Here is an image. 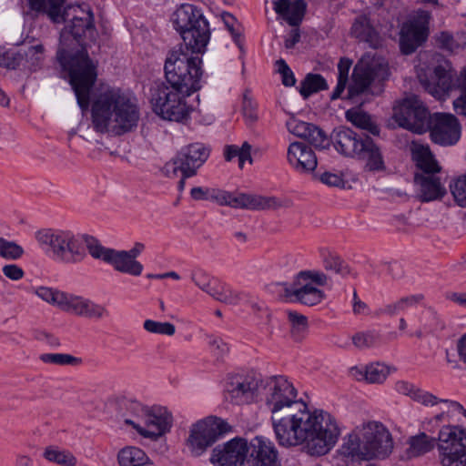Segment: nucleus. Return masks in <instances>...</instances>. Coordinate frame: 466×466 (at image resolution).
<instances>
[{"label":"nucleus","mask_w":466,"mask_h":466,"mask_svg":"<svg viewBox=\"0 0 466 466\" xmlns=\"http://www.w3.org/2000/svg\"><path fill=\"white\" fill-rule=\"evenodd\" d=\"M299 282H310L311 285L316 284L318 286H325L328 283V277L322 271L318 270H305L300 271L297 278Z\"/></svg>","instance_id":"obj_55"},{"label":"nucleus","mask_w":466,"mask_h":466,"mask_svg":"<svg viewBox=\"0 0 466 466\" xmlns=\"http://www.w3.org/2000/svg\"><path fill=\"white\" fill-rule=\"evenodd\" d=\"M200 289L217 301L227 305H238L242 299L240 292L232 289L228 284L214 277H211Z\"/></svg>","instance_id":"obj_28"},{"label":"nucleus","mask_w":466,"mask_h":466,"mask_svg":"<svg viewBox=\"0 0 466 466\" xmlns=\"http://www.w3.org/2000/svg\"><path fill=\"white\" fill-rule=\"evenodd\" d=\"M348 119L357 127L368 131L373 136H379L380 127L371 116L364 112L347 113Z\"/></svg>","instance_id":"obj_43"},{"label":"nucleus","mask_w":466,"mask_h":466,"mask_svg":"<svg viewBox=\"0 0 466 466\" xmlns=\"http://www.w3.org/2000/svg\"><path fill=\"white\" fill-rule=\"evenodd\" d=\"M287 294L293 300L307 306H314L320 303L324 299V292L310 282H299L298 279L292 286L286 289Z\"/></svg>","instance_id":"obj_26"},{"label":"nucleus","mask_w":466,"mask_h":466,"mask_svg":"<svg viewBox=\"0 0 466 466\" xmlns=\"http://www.w3.org/2000/svg\"><path fill=\"white\" fill-rule=\"evenodd\" d=\"M24 254L23 248L14 241L0 237V256L5 259H18Z\"/></svg>","instance_id":"obj_51"},{"label":"nucleus","mask_w":466,"mask_h":466,"mask_svg":"<svg viewBox=\"0 0 466 466\" xmlns=\"http://www.w3.org/2000/svg\"><path fill=\"white\" fill-rule=\"evenodd\" d=\"M293 409L281 418L277 416L272 423L279 444L283 447L302 445L310 455L328 453L340 433L333 416L323 410L310 412L304 402L296 404Z\"/></svg>","instance_id":"obj_3"},{"label":"nucleus","mask_w":466,"mask_h":466,"mask_svg":"<svg viewBox=\"0 0 466 466\" xmlns=\"http://www.w3.org/2000/svg\"><path fill=\"white\" fill-rule=\"evenodd\" d=\"M3 274L11 280H19L23 279L25 272L23 268L15 264H8L3 267Z\"/></svg>","instance_id":"obj_63"},{"label":"nucleus","mask_w":466,"mask_h":466,"mask_svg":"<svg viewBox=\"0 0 466 466\" xmlns=\"http://www.w3.org/2000/svg\"><path fill=\"white\" fill-rule=\"evenodd\" d=\"M120 466H146L149 459L144 451L137 447H126L117 455Z\"/></svg>","instance_id":"obj_35"},{"label":"nucleus","mask_w":466,"mask_h":466,"mask_svg":"<svg viewBox=\"0 0 466 466\" xmlns=\"http://www.w3.org/2000/svg\"><path fill=\"white\" fill-rule=\"evenodd\" d=\"M319 252L323 267L326 270L334 272L341 277L350 274L349 265L339 256L326 248H321Z\"/></svg>","instance_id":"obj_36"},{"label":"nucleus","mask_w":466,"mask_h":466,"mask_svg":"<svg viewBox=\"0 0 466 466\" xmlns=\"http://www.w3.org/2000/svg\"><path fill=\"white\" fill-rule=\"evenodd\" d=\"M437 450L442 466H466V429L445 425L438 434Z\"/></svg>","instance_id":"obj_10"},{"label":"nucleus","mask_w":466,"mask_h":466,"mask_svg":"<svg viewBox=\"0 0 466 466\" xmlns=\"http://www.w3.org/2000/svg\"><path fill=\"white\" fill-rule=\"evenodd\" d=\"M190 196L195 200H212L220 206L249 210L278 209L282 207L289 208L292 204L290 200L281 201L276 197L240 192L232 193L201 187H193L190 191Z\"/></svg>","instance_id":"obj_7"},{"label":"nucleus","mask_w":466,"mask_h":466,"mask_svg":"<svg viewBox=\"0 0 466 466\" xmlns=\"http://www.w3.org/2000/svg\"><path fill=\"white\" fill-rule=\"evenodd\" d=\"M351 34L360 41L368 43L371 47H377L379 45V35L366 16H360L355 20Z\"/></svg>","instance_id":"obj_34"},{"label":"nucleus","mask_w":466,"mask_h":466,"mask_svg":"<svg viewBox=\"0 0 466 466\" xmlns=\"http://www.w3.org/2000/svg\"><path fill=\"white\" fill-rule=\"evenodd\" d=\"M388 76L386 65L372 58L362 57L354 66L352 82L348 87V99H354L366 93L370 86L375 83H380Z\"/></svg>","instance_id":"obj_12"},{"label":"nucleus","mask_w":466,"mask_h":466,"mask_svg":"<svg viewBox=\"0 0 466 466\" xmlns=\"http://www.w3.org/2000/svg\"><path fill=\"white\" fill-rule=\"evenodd\" d=\"M288 318L290 322V332L295 340H301L308 331V319L297 311H289Z\"/></svg>","instance_id":"obj_46"},{"label":"nucleus","mask_w":466,"mask_h":466,"mask_svg":"<svg viewBox=\"0 0 466 466\" xmlns=\"http://www.w3.org/2000/svg\"><path fill=\"white\" fill-rule=\"evenodd\" d=\"M107 263L111 264L116 270L132 276H139L143 271L142 264L133 259L126 250L114 249L111 256L108 257Z\"/></svg>","instance_id":"obj_32"},{"label":"nucleus","mask_w":466,"mask_h":466,"mask_svg":"<svg viewBox=\"0 0 466 466\" xmlns=\"http://www.w3.org/2000/svg\"><path fill=\"white\" fill-rule=\"evenodd\" d=\"M423 299L424 296L422 294H415L403 297L395 302L384 306L382 309H380V313L389 315L390 317L395 316L400 312L405 311L409 308L415 307L420 303Z\"/></svg>","instance_id":"obj_37"},{"label":"nucleus","mask_w":466,"mask_h":466,"mask_svg":"<svg viewBox=\"0 0 466 466\" xmlns=\"http://www.w3.org/2000/svg\"><path fill=\"white\" fill-rule=\"evenodd\" d=\"M328 88V83L321 75L309 73L301 81L299 93L306 99L312 94Z\"/></svg>","instance_id":"obj_38"},{"label":"nucleus","mask_w":466,"mask_h":466,"mask_svg":"<svg viewBox=\"0 0 466 466\" xmlns=\"http://www.w3.org/2000/svg\"><path fill=\"white\" fill-rule=\"evenodd\" d=\"M66 0H28L31 10L46 14L54 23L66 22L60 35L57 59L69 74V83L82 110L90 105V92L96 80V67L84 47L85 39L93 40L96 33L94 14L87 5H71L63 10Z\"/></svg>","instance_id":"obj_1"},{"label":"nucleus","mask_w":466,"mask_h":466,"mask_svg":"<svg viewBox=\"0 0 466 466\" xmlns=\"http://www.w3.org/2000/svg\"><path fill=\"white\" fill-rule=\"evenodd\" d=\"M40 248L54 259L76 264L86 258V248L81 238L69 230L45 228L35 233Z\"/></svg>","instance_id":"obj_8"},{"label":"nucleus","mask_w":466,"mask_h":466,"mask_svg":"<svg viewBox=\"0 0 466 466\" xmlns=\"http://www.w3.org/2000/svg\"><path fill=\"white\" fill-rule=\"evenodd\" d=\"M23 61V55L20 52H14L0 46V66L9 69H15Z\"/></svg>","instance_id":"obj_52"},{"label":"nucleus","mask_w":466,"mask_h":466,"mask_svg":"<svg viewBox=\"0 0 466 466\" xmlns=\"http://www.w3.org/2000/svg\"><path fill=\"white\" fill-rule=\"evenodd\" d=\"M116 405L118 413L125 418V420L129 419L127 417L128 415L141 419L147 409V407L142 405L139 401L126 397H118L116 400Z\"/></svg>","instance_id":"obj_41"},{"label":"nucleus","mask_w":466,"mask_h":466,"mask_svg":"<svg viewBox=\"0 0 466 466\" xmlns=\"http://www.w3.org/2000/svg\"><path fill=\"white\" fill-rule=\"evenodd\" d=\"M200 289L217 301L227 305H238L242 299L240 292L232 289L228 284L214 277H211Z\"/></svg>","instance_id":"obj_27"},{"label":"nucleus","mask_w":466,"mask_h":466,"mask_svg":"<svg viewBox=\"0 0 466 466\" xmlns=\"http://www.w3.org/2000/svg\"><path fill=\"white\" fill-rule=\"evenodd\" d=\"M393 449V441L389 431L380 422L370 421L358 427L349 434L344 441L342 453L353 460L370 461L384 459Z\"/></svg>","instance_id":"obj_5"},{"label":"nucleus","mask_w":466,"mask_h":466,"mask_svg":"<svg viewBox=\"0 0 466 466\" xmlns=\"http://www.w3.org/2000/svg\"><path fill=\"white\" fill-rule=\"evenodd\" d=\"M306 140L316 148H325L329 145L325 132L315 125H312Z\"/></svg>","instance_id":"obj_57"},{"label":"nucleus","mask_w":466,"mask_h":466,"mask_svg":"<svg viewBox=\"0 0 466 466\" xmlns=\"http://www.w3.org/2000/svg\"><path fill=\"white\" fill-rule=\"evenodd\" d=\"M287 159L299 173H313L318 165L312 148L302 142H293L289 146Z\"/></svg>","instance_id":"obj_21"},{"label":"nucleus","mask_w":466,"mask_h":466,"mask_svg":"<svg viewBox=\"0 0 466 466\" xmlns=\"http://www.w3.org/2000/svg\"><path fill=\"white\" fill-rule=\"evenodd\" d=\"M435 438L420 433L410 439L408 454L410 457H418L431 451L435 446Z\"/></svg>","instance_id":"obj_39"},{"label":"nucleus","mask_w":466,"mask_h":466,"mask_svg":"<svg viewBox=\"0 0 466 466\" xmlns=\"http://www.w3.org/2000/svg\"><path fill=\"white\" fill-rule=\"evenodd\" d=\"M201 59L184 53L182 48L172 51L166 59L164 70L167 84H157L151 89L153 110L163 119L182 122L187 120L193 106L187 98L200 88Z\"/></svg>","instance_id":"obj_2"},{"label":"nucleus","mask_w":466,"mask_h":466,"mask_svg":"<svg viewBox=\"0 0 466 466\" xmlns=\"http://www.w3.org/2000/svg\"><path fill=\"white\" fill-rule=\"evenodd\" d=\"M22 55L23 57H26L27 61H31L32 66L35 67L43 59L44 46L42 45L32 46Z\"/></svg>","instance_id":"obj_62"},{"label":"nucleus","mask_w":466,"mask_h":466,"mask_svg":"<svg viewBox=\"0 0 466 466\" xmlns=\"http://www.w3.org/2000/svg\"><path fill=\"white\" fill-rule=\"evenodd\" d=\"M35 293L43 300L59 307L65 310L66 301L68 299V293L59 291L57 289L48 287H38Z\"/></svg>","instance_id":"obj_42"},{"label":"nucleus","mask_w":466,"mask_h":466,"mask_svg":"<svg viewBox=\"0 0 466 466\" xmlns=\"http://www.w3.org/2000/svg\"><path fill=\"white\" fill-rule=\"evenodd\" d=\"M222 19H223L224 24L227 26L228 30L230 32L235 43L239 47H241V45H240L241 32L238 28L235 27V25L238 24L235 16H233L229 13H224L222 15Z\"/></svg>","instance_id":"obj_61"},{"label":"nucleus","mask_w":466,"mask_h":466,"mask_svg":"<svg viewBox=\"0 0 466 466\" xmlns=\"http://www.w3.org/2000/svg\"><path fill=\"white\" fill-rule=\"evenodd\" d=\"M260 383V376L255 373L235 374L228 377L226 391L232 403L247 404L255 399Z\"/></svg>","instance_id":"obj_17"},{"label":"nucleus","mask_w":466,"mask_h":466,"mask_svg":"<svg viewBox=\"0 0 466 466\" xmlns=\"http://www.w3.org/2000/svg\"><path fill=\"white\" fill-rule=\"evenodd\" d=\"M315 178L329 187H343L345 181L340 174L325 171L323 173L313 172Z\"/></svg>","instance_id":"obj_58"},{"label":"nucleus","mask_w":466,"mask_h":466,"mask_svg":"<svg viewBox=\"0 0 466 466\" xmlns=\"http://www.w3.org/2000/svg\"><path fill=\"white\" fill-rule=\"evenodd\" d=\"M266 405L271 412L272 423L276 421L277 415L279 418L285 412H289L296 404H302L298 401L297 390L285 377H271L266 385Z\"/></svg>","instance_id":"obj_11"},{"label":"nucleus","mask_w":466,"mask_h":466,"mask_svg":"<svg viewBox=\"0 0 466 466\" xmlns=\"http://www.w3.org/2000/svg\"><path fill=\"white\" fill-rule=\"evenodd\" d=\"M209 148L202 143H193L183 148L165 165L167 174L176 176L178 172L184 177H191L209 157Z\"/></svg>","instance_id":"obj_14"},{"label":"nucleus","mask_w":466,"mask_h":466,"mask_svg":"<svg viewBox=\"0 0 466 466\" xmlns=\"http://www.w3.org/2000/svg\"><path fill=\"white\" fill-rule=\"evenodd\" d=\"M250 151V144L245 141L240 147L236 145L227 146L224 150V156L227 161H231L234 157H238L239 167L242 168L246 160L252 163Z\"/></svg>","instance_id":"obj_44"},{"label":"nucleus","mask_w":466,"mask_h":466,"mask_svg":"<svg viewBox=\"0 0 466 466\" xmlns=\"http://www.w3.org/2000/svg\"><path fill=\"white\" fill-rule=\"evenodd\" d=\"M450 188L456 203L466 208V174L457 177L450 185Z\"/></svg>","instance_id":"obj_53"},{"label":"nucleus","mask_w":466,"mask_h":466,"mask_svg":"<svg viewBox=\"0 0 466 466\" xmlns=\"http://www.w3.org/2000/svg\"><path fill=\"white\" fill-rule=\"evenodd\" d=\"M65 311L94 319H102L110 316V312L106 306L73 294L68 295Z\"/></svg>","instance_id":"obj_22"},{"label":"nucleus","mask_w":466,"mask_h":466,"mask_svg":"<svg viewBox=\"0 0 466 466\" xmlns=\"http://www.w3.org/2000/svg\"><path fill=\"white\" fill-rule=\"evenodd\" d=\"M278 66V72L281 75L282 84L286 86H292L296 83V79L293 72L283 59H279L276 62Z\"/></svg>","instance_id":"obj_60"},{"label":"nucleus","mask_w":466,"mask_h":466,"mask_svg":"<svg viewBox=\"0 0 466 466\" xmlns=\"http://www.w3.org/2000/svg\"><path fill=\"white\" fill-rule=\"evenodd\" d=\"M141 420L145 427H141L132 419H126L125 423L131 425L141 436L157 439L169 431L172 425V415L164 408L149 409L147 407Z\"/></svg>","instance_id":"obj_15"},{"label":"nucleus","mask_w":466,"mask_h":466,"mask_svg":"<svg viewBox=\"0 0 466 466\" xmlns=\"http://www.w3.org/2000/svg\"><path fill=\"white\" fill-rule=\"evenodd\" d=\"M438 403H442L444 405L445 413L447 415V421H460V419L457 417L461 414L462 405L455 400H443L439 399Z\"/></svg>","instance_id":"obj_59"},{"label":"nucleus","mask_w":466,"mask_h":466,"mask_svg":"<svg viewBox=\"0 0 466 466\" xmlns=\"http://www.w3.org/2000/svg\"><path fill=\"white\" fill-rule=\"evenodd\" d=\"M410 149L412 159L418 168L424 173L423 175H433L440 172L441 167L428 146L413 142Z\"/></svg>","instance_id":"obj_31"},{"label":"nucleus","mask_w":466,"mask_h":466,"mask_svg":"<svg viewBox=\"0 0 466 466\" xmlns=\"http://www.w3.org/2000/svg\"><path fill=\"white\" fill-rule=\"evenodd\" d=\"M244 466H281L274 443L263 436H256L248 443Z\"/></svg>","instance_id":"obj_18"},{"label":"nucleus","mask_w":466,"mask_h":466,"mask_svg":"<svg viewBox=\"0 0 466 466\" xmlns=\"http://www.w3.org/2000/svg\"><path fill=\"white\" fill-rule=\"evenodd\" d=\"M274 11L291 26H297L303 19L306 4L303 0H275Z\"/></svg>","instance_id":"obj_29"},{"label":"nucleus","mask_w":466,"mask_h":466,"mask_svg":"<svg viewBox=\"0 0 466 466\" xmlns=\"http://www.w3.org/2000/svg\"><path fill=\"white\" fill-rule=\"evenodd\" d=\"M248 443L245 439L234 438L223 446H217L212 451L210 461L217 466H244Z\"/></svg>","instance_id":"obj_19"},{"label":"nucleus","mask_w":466,"mask_h":466,"mask_svg":"<svg viewBox=\"0 0 466 466\" xmlns=\"http://www.w3.org/2000/svg\"><path fill=\"white\" fill-rule=\"evenodd\" d=\"M171 22L183 39L187 49L184 53L205 52L210 39V29L200 8L191 4H183L173 13Z\"/></svg>","instance_id":"obj_6"},{"label":"nucleus","mask_w":466,"mask_h":466,"mask_svg":"<svg viewBox=\"0 0 466 466\" xmlns=\"http://www.w3.org/2000/svg\"><path fill=\"white\" fill-rule=\"evenodd\" d=\"M85 242L89 254L97 259H102L107 263L108 257L111 256L114 249L103 247L100 242L93 237H86Z\"/></svg>","instance_id":"obj_49"},{"label":"nucleus","mask_w":466,"mask_h":466,"mask_svg":"<svg viewBox=\"0 0 466 466\" xmlns=\"http://www.w3.org/2000/svg\"><path fill=\"white\" fill-rule=\"evenodd\" d=\"M44 457L49 461L61 465L73 466L76 464V458L67 451L61 450L56 446H49L45 450Z\"/></svg>","instance_id":"obj_45"},{"label":"nucleus","mask_w":466,"mask_h":466,"mask_svg":"<svg viewBox=\"0 0 466 466\" xmlns=\"http://www.w3.org/2000/svg\"><path fill=\"white\" fill-rule=\"evenodd\" d=\"M366 136L357 134L350 128L340 127L333 131L331 139L339 153L345 157H354L358 155L360 147H363Z\"/></svg>","instance_id":"obj_24"},{"label":"nucleus","mask_w":466,"mask_h":466,"mask_svg":"<svg viewBox=\"0 0 466 466\" xmlns=\"http://www.w3.org/2000/svg\"><path fill=\"white\" fill-rule=\"evenodd\" d=\"M428 37V28L424 21L412 18L402 24L400 31V47L404 55H410Z\"/></svg>","instance_id":"obj_20"},{"label":"nucleus","mask_w":466,"mask_h":466,"mask_svg":"<svg viewBox=\"0 0 466 466\" xmlns=\"http://www.w3.org/2000/svg\"><path fill=\"white\" fill-rule=\"evenodd\" d=\"M436 38L442 49L451 53L463 49L466 46V34L462 32L452 35L443 31L441 32Z\"/></svg>","instance_id":"obj_40"},{"label":"nucleus","mask_w":466,"mask_h":466,"mask_svg":"<svg viewBox=\"0 0 466 466\" xmlns=\"http://www.w3.org/2000/svg\"><path fill=\"white\" fill-rule=\"evenodd\" d=\"M431 116L416 96L406 97L393 108V117L399 126L418 134L428 131Z\"/></svg>","instance_id":"obj_13"},{"label":"nucleus","mask_w":466,"mask_h":466,"mask_svg":"<svg viewBox=\"0 0 466 466\" xmlns=\"http://www.w3.org/2000/svg\"><path fill=\"white\" fill-rule=\"evenodd\" d=\"M143 328L148 333L158 335L173 336L176 332V327L174 324L153 319H146L143 322Z\"/></svg>","instance_id":"obj_50"},{"label":"nucleus","mask_w":466,"mask_h":466,"mask_svg":"<svg viewBox=\"0 0 466 466\" xmlns=\"http://www.w3.org/2000/svg\"><path fill=\"white\" fill-rule=\"evenodd\" d=\"M431 140L438 145H455L461 137V126L451 114L435 113L430 117L429 127Z\"/></svg>","instance_id":"obj_16"},{"label":"nucleus","mask_w":466,"mask_h":466,"mask_svg":"<svg viewBox=\"0 0 466 466\" xmlns=\"http://www.w3.org/2000/svg\"><path fill=\"white\" fill-rule=\"evenodd\" d=\"M40 360L45 363L60 366H77L82 362L81 359L66 353H45L40 356Z\"/></svg>","instance_id":"obj_48"},{"label":"nucleus","mask_w":466,"mask_h":466,"mask_svg":"<svg viewBox=\"0 0 466 466\" xmlns=\"http://www.w3.org/2000/svg\"><path fill=\"white\" fill-rule=\"evenodd\" d=\"M231 431V426L218 417H208L192 424L187 446L194 457L205 453L218 440Z\"/></svg>","instance_id":"obj_9"},{"label":"nucleus","mask_w":466,"mask_h":466,"mask_svg":"<svg viewBox=\"0 0 466 466\" xmlns=\"http://www.w3.org/2000/svg\"><path fill=\"white\" fill-rule=\"evenodd\" d=\"M414 181L420 186V198L423 202L435 200L446 193L440 179L433 175L415 174Z\"/></svg>","instance_id":"obj_30"},{"label":"nucleus","mask_w":466,"mask_h":466,"mask_svg":"<svg viewBox=\"0 0 466 466\" xmlns=\"http://www.w3.org/2000/svg\"><path fill=\"white\" fill-rule=\"evenodd\" d=\"M461 83L465 93L461 97L453 101V108L458 115L466 116V74L461 78Z\"/></svg>","instance_id":"obj_64"},{"label":"nucleus","mask_w":466,"mask_h":466,"mask_svg":"<svg viewBox=\"0 0 466 466\" xmlns=\"http://www.w3.org/2000/svg\"><path fill=\"white\" fill-rule=\"evenodd\" d=\"M390 374V368L383 363L366 365V382L382 383Z\"/></svg>","instance_id":"obj_47"},{"label":"nucleus","mask_w":466,"mask_h":466,"mask_svg":"<svg viewBox=\"0 0 466 466\" xmlns=\"http://www.w3.org/2000/svg\"><path fill=\"white\" fill-rule=\"evenodd\" d=\"M137 104L119 89L108 88L99 93L91 105L92 127L96 133L122 136L138 124Z\"/></svg>","instance_id":"obj_4"},{"label":"nucleus","mask_w":466,"mask_h":466,"mask_svg":"<svg viewBox=\"0 0 466 466\" xmlns=\"http://www.w3.org/2000/svg\"><path fill=\"white\" fill-rule=\"evenodd\" d=\"M311 123H307L299 119H296L294 117L290 118L286 126L288 127V130L292 133L293 135L301 137L306 140L309 133L310 132V129L312 127Z\"/></svg>","instance_id":"obj_56"},{"label":"nucleus","mask_w":466,"mask_h":466,"mask_svg":"<svg viewBox=\"0 0 466 466\" xmlns=\"http://www.w3.org/2000/svg\"><path fill=\"white\" fill-rule=\"evenodd\" d=\"M380 340V336L375 331L360 332L352 337V343L358 349H366L375 346Z\"/></svg>","instance_id":"obj_54"},{"label":"nucleus","mask_w":466,"mask_h":466,"mask_svg":"<svg viewBox=\"0 0 466 466\" xmlns=\"http://www.w3.org/2000/svg\"><path fill=\"white\" fill-rule=\"evenodd\" d=\"M360 148L356 157L364 163L366 171L376 173L386 170V163L381 149L371 137L366 136L363 147Z\"/></svg>","instance_id":"obj_25"},{"label":"nucleus","mask_w":466,"mask_h":466,"mask_svg":"<svg viewBox=\"0 0 466 466\" xmlns=\"http://www.w3.org/2000/svg\"><path fill=\"white\" fill-rule=\"evenodd\" d=\"M433 74L436 86H431L430 83L425 85V88L433 96H440L452 89H460L461 91V95L459 97L464 95L465 91L461 86V78L466 75V71L461 72L460 76H456L454 71L446 69L443 66H437L434 68Z\"/></svg>","instance_id":"obj_23"},{"label":"nucleus","mask_w":466,"mask_h":466,"mask_svg":"<svg viewBox=\"0 0 466 466\" xmlns=\"http://www.w3.org/2000/svg\"><path fill=\"white\" fill-rule=\"evenodd\" d=\"M395 390L400 394L409 396L413 400L426 406H433L439 402V398H437L435 395L418 388L413 383L407 380L397 381L395 383Z\"/></svg>","instance_id":"obj_33"}]
</instances>
